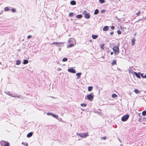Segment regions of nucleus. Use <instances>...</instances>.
I'll return each mask as SVG.
<instances>
[{
  "mask_svg": "<svg viewBox=\"0 0 146 146\" xmlns=\"http://www.w3.org/2000/svg\"><path fill=\"white\" fill-rule=\"evenodd\" d=\"M68 43L70 44L67 46V48L71 47L73 46L76 44V42L73 38L69 39L68 41Z\"/></svg>",
  "mask_w": 146,
  "mask_h": 146,
  "instance_id": "f257e3e1",
  "label": "nucleus"
},
{
  "mask_svg": "<svg viewBox=\"0 0 146 146\" xmlns=\"http://www.w3.org/2000/svg\"><path fill=\"white\" fill-rule=\"evenodd\" d=\"M0 143L2 146H9V144L7 141L3 140L1 141Z\"/></svg>",
  "mask_w": 146,
  "mask_h": 146,
  "instance_id": "f03ea898",
  "label": "nucleus"
},
{
  "mask_svg": "<svg viewBox=\"0 0 146 146\" xmlns=\"http://www.w3.org/2000/svg\"><path fill=\"white\" fill-rule=\"evenodd\" d=\"M113 50L115 55H117L119 52V48L117 46H115L113 48Z\"/></svg>",
  "mask_w": 146,
  "mask_h": 146,
  "instance_id": "7ed1b4c3",
  "label": "nucleus"
},
{
  "mask_svg": "<svg viewBox=\"0 0 146 146\" xmlns=\"http://www.w3.org/2000/svg\"><path fill=\"white\" fill-rule=\"evenodd\" d=\"M79 135L81 138H85L88 136V133H80L79 134Z\"/></svg>",
  "mask_w": 146,
  "mask_h": 146,
  "instance_id": "20e7f679",
  "label": "nucleus"
},
{
  "mask_svg": "<svg viewBox=\"0 0 146 146\" xmlns=\"http://www.w3.org/2000/svg\"><path fill=\"white\" fill-rule=\"evenodd\" d=\"M129 117L128 115H125L122 117L121 120L123 121H125L128 119Z\"/></svg>",
  "mask_w": 146,
  "mask_h": 146,
  "instance_id": "39448f33",
  "label": "nucleus"
},
{
  "mask_svg": "<svg viewBox=\"0 0 146 146\" xmlns=\"http://www.w3.org/2000/svg\"><path fill=\"white\" fill-rule=\"evenodd\" d=\"M87 99L90 101H92L94 98V96L91 94L88 95L86 96Z\"/></svg>",
  "mask_w": 146,
  "mask_h": 146,
  "instance_id": "423d86ee",
  "label": "nucleus"
},
{
  "mask_svg": "<svg viewBox=\"0 0 146 146\" xmlns=\"http://www.w3.org/2000/svg\"><path fill=\"white\" fill-rule=\"evenodd\" d=\"M128 70L129 72V73L130 74H133L134 72L133 70L132 67H129L128 69Z\"/></svg>",
  "mask_w": 146,
  "mask_h": 146,
  "instance_id": "0eeeda50",
  "label": "nucleus"
},
{
  "mask_svg": "<svg viewBox=\"0 0 146 146\" xmlns=\"http://www.w3.org/2000/svg\"><path fill=\"white\" fill-rule=\"evenodd\" d=\"M68 71L72 73H75L76 72V70L73 68L68 69Z\"/></svg>",
  "mask_w": 146,
  "mask_h": 146,
  "instance_id": "6e6552de",
  "label": "nucleus"
},
{
  "mask_svg": "<svg viewBox=\"0 0 146 146\" xmlns=\"http://www.w3.org/2000/svg\"><path fill=\"white\" fill-rule=\"evenodd\" d=\"M90 15L89 13H86L85 15V18L86 19H89L90 18Z\"/></svg>",
  "mask_w": 146,
  "mask_h": 146,
  "instance_id": "1a4fd4ad",
  "label": "nucleus"
},
{
  "mask_svg": "<svg viewBox=\"0 0 146 146\" xmlns=\"http://www.w3.org/2000/svg\"><path fill=\"white\" fill-rule=\"evenodd\" d=\"M109 29V27L107 26H106L103 28V30L104 31H106L108 30Z\"/></svg>",
  "mask_w": 146,
  "mask_h": 146,
  "instance_id": "9d476101",
  "label": "nucleus"
},
{
  "mask_svg": "<svg viewBox=\"0 0 146 146\" xmlns=\"http://www.w3.org/2000/svg\"><path fill=\"white\" fill-rule=\"evenodd\" d=\"M33 133L32 132H30L27 135V137H31L33 135Z\"/></svg>",
  "mask_w": 146,
  "mask_h": 146,
  "instance_id": "9b49d317",
  "label": "nucleus"
},
{
  "mask_svg": "<svg viewBox=\"0 0 146 146\" xmlns=\"http://www.w3.org/2000/svg\"><path fill=\"white\" fill-rule=\"evenodd\" d=\"M81 73L80 72L76 74V75L78 76V77H77V79H79L80 78V76L81 75Z\"/></svg>",
  "mask_w": 146,
  "mask_h": 146,
  "instance_id": "f8f14e48",
  "label": "nucleus"
},
{
  "mask_svg": "<svg viewBox=\"0 0 146 146\" xmlns=\"http://www.w3.org/2000/svg\"><path fill=\"white\" fill-rule=\"evenodd\" d=\"M135 41V39L134 38H132L131 40V43L132 45H133L134 44V42Z\"/></svg>",
  "mask_w": 146,
  "mask_h": 146,
  "instance_id": "ddd939ff",
  "label": "nucleus"
},
{
  "mask_svg": "<svg viewBox=\"0 0 146 146\" xmlns=\"http://www.w3.org/2000/svg\"><path fill=\"white\" fill-rule=\"evenodd\" d=\"M70 4L72 5H75L76 4V2L74 1H72L70 2Z\"/></svg>",
  "mask_w": 146,
  "mask_h": 146,
  "instance_id": "4468645a",
  "label": "nucleus"
},
{
  "mask_svg": "<svg viewBox=\"0 0 146 146\" xmlns=\"http://www.w3.org/2000/svg\"><path fill=\"white\" fill-rule=\"evenodd\" d=\"M60 44V43L58 42H53L52 43V44L53 45H57L59 44Z\"/></svg>",
  "mask_w": 146,
  "mask_h": 146,
  "instance_id": "2eb2a0df",
  "label": "nucleus"
},
{
  "mask_svg": "<svg viewBox=\"0 0 146 146\" xmlns=\"http://www.w3.org/2000/svg\"><path fill=\"white\" fill-rule=\"evenodd\" d=\"M98 37V35H92V38L94 39H95L97 38Z\"/></svg>",
  "mask_w": 146,
  "mask_h": 146,
  "instance_id": "dca6fc26",
  "label": "nucleus"
},
{
  "mask_svg": "<svg viewBox=\"0 0 146 146\" xmlns=\"http://www.w3.org/2000/svg\"><path fill=\"white\" fill-rule=\"evenodd\" d=\"M93 88V87L92 86H89L88 88V91H91Z\"/></svg>",
  "mask_w": 146,
  "mask_h": 146,
  "instance_id": "f3484780",
  "label": "nucleus"
},
{
  "mask_svg": "<svg viewBox=\"0 0 146 146\" xmlns=\"http://www.w3.org/2000/svg\"><path fill=\"white\" fill-rule=\"evenodd\" d=\"M21 61L20 60H17L16 64L17 65H19L20 64Z\"/></svg>",
  "mask_w": 146,
  "mask_h": 146,
  "instance_id": "a211bd4d",
  "label": "nucleus"
},
{
  "mask_svg": "<svg viewBox=\"0 0 146 146\" xmlns=\"http://www.w3.org/2000/svg\"><path fill=\"white\" fill-rule=\"evenodd\" d=\"M134 73L135 74V75L137 78H140V77L139 75L136 72H134Z\"/></svg>",
  "mask_w": 146,
  "mask_h": 146,
  "instance_id": "6ab92c4d",
  "label": "nucleus"
},
{
  "mask_svg": "<svg viewBox=\"0 0 146 146\" xmlns=\"http://www.w3.org/2000/svg\"><path fill=\"white\" fill-rule=\"evenodd\" d=\"M50 115H51L53 117H55L56 118H58V116L54 114H53L52 113H50Z\"/></svg>",
  "mask_w": 146,
  "mask_h": 146,
  "instance_id": "aec40b11",
  "label": "nucleus"
},
{
  "mask_svg": "<svg viewBox=\"0 0 146 146\" xmlns=\"http://www.w3.org/2000/svg\"><path fill=\"white\" fill-rule=\"evenodd\" d=\"M28 63V61L27 60H25L23 62V64H26Z\"/></svg>",
  "mask_w": 146,
  "mask_h": 146,
  "instance_id": "412c9836",
  "label": "nucleus"
},
{
  "mask_svg": "<svg viewBox=\"0 0 146 146\" xmlns=\"http://www.w3.org/2000/svg\"><path fill=\"white\" fill-rule=\"evenodd\" d=\"M116 64V61L115 60H113L112 62V65L113 66L115 64Z\"/></svg>",
  "mask_w": 146,
  "mask_h": 146,
  "instance_id": "4be33fe9",
  "label": "nucleus"
},
{
  "mask_svg": "<svg viewBox=\"0 0 146 146\" xmlns=\"http://www.w3.org/2000/svg\"><path fill=\"white\" fill-rule=\"evenodd\" d=\"M82 17V15H79L76 16V17L77 18H81Z\"/></svg>",
  "mask_w": 146,
  "mask_h": 146,
  "instance_id": "5701e85b",
  "label": "nucleus"
},
{
  "mask_svg": "<svg viewBox=\"0 0 146 146\" xmlns=\"http://www.w3.org/2000/svg\"><path fill=\"white\" fill-rule=\"evenodd\" d=\"M142 115L144 116L146 115V111H143L142 113Z\"/></svg>",
  "mask_w": 146,
  "mask_h": 146,
  "instance_id": "b1692460",
  "label": "nucleus"
},
{
  "mask_svg": "<svg viewBox=\"0 0 146 146\" xmlns=\"http://www.w3.org/2000/svg\"><path fill=\"white\" fill-rule=\"evenodd\" d=\"M98 9H96L95 11V12H94V14L95 15H97L98 13Z\"/></svg>",
  "mask_w": 146,
  "mask_h": 146,
  "instance_id": "393cba45",
  "label": "nucleus"
},
{
  "mask_svg": "<svg viewBox=\"0 0 146 146\" xmlns=\"http://www.w3.org/2000/svg\"><path fill=\"white\" fill-rule=\"evenodd\" d=\"M134 92L137 94H138L139 93V92L137 89H135L134 90Z\"/></svg>",
  "mask_w": 146,
  "mask_h": 146,
  "instance_id": "a878e982",
  "label": "nucleus"
},
{
  "mask_svg": "<svg viewBox=\"0 0 146 146\" xmlns=\"http://www.w3.org/2000/svg\"><path fill=\"white\" fill-rule=\"evenodd\" d=\"M112 97L113 98L117 97V95L115 94H113L112 95Z\"/></svg>",
  "mask_w": 146,
  "mask_h": 146,
  "instance_id": "bb28decb",
  "label": "nucleus"
},
{
  "mask_svg": "<svg viewBox=\"0 0 146 146\" xmlns=\"http://www.w3.org/2000/svg\"><path fill=\"white\" fill-rule=\"evenodd\" d=\"M80 105L82 106H84L86 107L87 106V104L86 103L81 104Z\"/></svg>",
  "mask_w": 146,
  "mask_h": 146,
  "instance_id": "cd10ccee",
  "label": "nucleus"
},
{
  "mask_svg": "<svg viewBox=\"0 0 146 146\" xmlns=\"http://www.w3.org/2000/svg\"><path fill=\"white\" fill-rule=\"evenodd\" d=\"M9 9L8 7H5V8L4 10L5 11H9Z\"/></svg>",
  "mask_w": 146,
  "mask_h": 146,
  "instance_id": "c85d7f7f",
  "label": "nucleus"
},
{
  "mask_svg": "<svg viewBox=\"0 0 146 146\" xmlns=\"http://www.w3.org/2000/svg\"><path fill=\"white\" fill-rule=\"evenodd\" d=\"M87 11L85 10L84 11H83L82 12L83 14L84 15H85L86 13H87Z\"/></svg>",
  "mask_w": 146,
  "mask_h": 146,
  "instance_id": "c756f323",
  "label": "nucleus"
},
{
  "mask_svg": "<svg viewBox=\"0 0 146 146\" xmlns=\"http://www.w3.org/2000/svg\"><path fill=\"white\" fill-rule=\"evenodd\" d=\"M99 2L100 3H103L105 2L104 0H99Z\"/></svg>",
  "mask_w": 146,
  "mask_h": 146,
  "instance_id": "7c9ffc66",
  "label": "nucleus"
},
{
  "mask_svg": "<svg viewBox=\"0 0 146 146\" xmlns=\"http://www.w3.org/2000/svg\"><path fill=\"white\" fill-rule=\"evenodd\" d=\"M73 13H70L69 14V16L70 17H72L73 16Z\"/></svg>",
  "mask_w": 146,
  "mask_h": 146,
  "instance_id": "2f4dec72",
  "label": "nucleus"
},
{
  "mask_svg": "<svg viewBox=\"0 0 146 146\" xmlns=\"http://www.w3.org/2000/svg\"><path fill=\"white\" fill-rule=\"evenodd\" d=\"M140 12H138L137 13H136V15H137V16H139L140 15Z\"/></svg>",
  "mask_w": 146,
  "mask_h": 146,
  "instance_id": "473e14b6",
  "label": "nucleus"
},
{
  "mask_svg": "<svg viewBox=\"0 0 146 146\" xmlns=\"http://www.w3.org/2000/svg\"><path fill=\"white\" fill-rule=\"evenodd\" d=\"M104 44H102V45H101V48L102 49H104Z\"/></svg>",
  "mask_w": 146,
  "mask_h": 146,
  "instance_id": "72a5a7b5",
  "label": "nucleus"
},
{
  "mask_svg": "<svg viewBox=\"0 0 146 146\" xmlns=\"http://www.w3.org/2000/svg\"><path fill=\"white\" fill-rule=\"evenodd\" d=\"M11 11L13 12H15L16 11V10L15 9H11Z\"/></svg>",
  "mask_w": 146,
  "mask_h": 146,
  "instance_id": "f704fd0d",
  "label": "nucleus"
},
{
  "mask_svg": "<svg viewBox=\"0 0 146 146\" xmlns=\"http://www.w3.org/2000/svg\"><path fill=\"white\" fill-rule=\"evenodd\" d=\"M117 33L118 34H120L121 32L120 30H118L117 31Z\"/></svg>",
  "mask_w": 146,
  "mask_h": 146,
  "instance_id": "c9c22d12",
  "label": "nucleus"
},
{
  "mask_svg": "<svg viewBox=\"0 0 146 146\" xmlns=\"http://www.w3.org/2000/svg\"><path fill=\"white\" fill-rule=\"evenodd\" d=\"M31 37V35H29L27 36V39H29Z\"/></svg>",
  "mask_w": 146,
  "mask_h": 146,
  "instance_id": "e433bc0d",
  "label": "nucleus"
},
{
  "mask_svg": "<svg viewBox=\"0 0 146 146\" xmlns=\"http://www.w3.org/2000/svg\"><path fill=\"white\" fill-rule=\"evenodd\" d=\"M105 11V10H102L101 11V12L104 13Z\"/></svg>",
  "mask_w": 146,
  "mask_h": 146,
  "instance_id": "4c0bfd02",
  "label": "nucleus"
},
{
  "mask_svg": "<svg viewBox=\"0 0 146 146\" xmlns=\"http://www.w3.org/2000/svg\"><path fill=\"white\" fill-rule=\"evenodd\" d=\"M111 29H114V27L113 26H112L111 27Z\"/></svg>",
  "mask_w": 146,
  "mask_h": 146,
  "instance_id": "58836bf2",
  "label": "nucleus"
},
{
  "mask_svg": "<svg viewBox=\"0 0 146 146\" xmlns=\"http://www.w3.org/2000/svg\"><path fill=\"white\" fill-rule=\"evenodd\" d=\"M141 76L143 78H144V76L143 75V74H141Z\"/></svg>",
  "mask_w": 146,
  "mask_h": 146,
  "instance_id": "ea45409f",
  "label": "nucleus"
},
{
  "mask_svg": "<svg viewBox=\"0 0 146 146\" xmlns=\"http://www.w3.org/2000/svg\"><path fill=\"white\" fill-rule=\"evenodd\" d=\"M67 60V59L66 58H64V62Z\"/></svg>",
  "mask_w": 146,
  "mask_h": 146,
  "instance_id": "a19ab883",
  "label": "nucleus"
},
{
  "mask_svg": "<svg viewBox=\"0 0 146 146\" xmlns=\"http://www.w3.org/2000/svg\"><path fill=\"white\" fill-rule=\"evenodd\" d=\"M106 137H103V138L102 137V138L104 140L106 139Z\"/></svg>",
  "mask_w": 146,
  "mask_h": 146,
  "instance_id": "79ce46f5",
  "label": "nucleus"
},
{
  "mask_svg": "<svg viewBox=\"0 0 146 146\" xmlns=\"http://www.w3.org/2000/svg\"><path fill=\"white\" fill-rule=\"evenodd\" d=\"M113 34V32H112L110 33V34L111 35H112Z\"/></svg>",
  "mask_w": 146,
  "mask_h": 146,
  "instance_id": "37998d69",
  "label": "nucleus"
},
{
  "mask_svg": "<svg viewBox=\"0 0 146 146\" xmlns=\"http://www.w3.org/2000/svg\"><path fill=\"white\" fill-rule=\"evenodd\" d=\"M50 113H47V114L48 115H50Z\"/></svg>",
  "mask_w": 146,
  "mask_h": 146,
  "instance_id": "c03bdc74",
  "label": "nucleus"
},
{
  "mask_svg": "<svg viewBox=\"0 0 146 146\" xmlns=\"http://www.w3.org/2000/svg\"><path fill=\"white\" fill-rule=\"evenodd\" d=\"M113 54V52H111V55H112Z\"/></svg>",
  "mask_w": 146,
  "mask_h": 146,
  "instance_id": "a18cd8bd",
  "label": "nucleus"
},
{
  "mask_svg": "<svg viewBox=\"0 0 146 146\" xmlns=\"http://www.w3.org/2000/svg\"><path fill=\"white\" fill-rule=\"evenodd\" d=\"M144 78H146V75L144 76Z\"/></svg>",
  "mask_w": 146,
  "mask_h": 146,
  "instance_id": "49530a36",
  "label": "nucleus"
},
{
  "mask_svg": "<svg viewBox=\"0 0 146 146\" xmlns=\"http://www.w3.org/2000/svg\"><path fill=\"white\" fill-rule=\"evenodd\" d=\"M62 61H64V58H63L62 59Z\"/></svg>",
  "mask_w": 146,
  "mask_h": 146,
  "instance_id": "de8ad7c7",
  "label": "nucleus"
},
{
  "mask_svg": "<svg viewBox=\"0 0 146 146\" xmlns=\"http://www.w3.org/2000/svg\"><path fill=\"white\" fill-rule=\"evenodd\" d=\"M140 120H141V119L140 118H139V120H139V121H140Z\"/></svg>",
  "mask_w": 146,
  "mask_h": 146,
  "instance_id": "09e8293b",
  "label": "nucleus"
},
{
  "mask_svg": "<svg viewBox=\"0 0 146 146\" xmlns=\"http://www.w3.org/2000/svg\"><path fill=\"white\" fill-rule=\"evenodd\" d=\"M136 35V34H134V35Z\"/></svg>",
  "mask_w": 146,
  "mask_h": 146,
  "instance_id": "8fccbe9b",
  "label": "nucleus"
},
{
  "mask_svg": "<svg viewBox=\"0 0 146 146\" xmlns=\"http://www.w3.org/2000/svg\"><path fill=\"white\" fill-rule=\"evenodd\" d=\"M138 73H139V74H140V73L139 72Z\"/></svg>",
  "mask_w": 146,
  "mask_h": 146,
  "instance_id": "3c124183",
  "label": "nucleus"
},
{
  "mask_svg": "<svg viewBox=\"0 0 146 146\" xmlns=\"http://www.w3.org/2000/svg\"><path fill=\"white\" fill-rule=\"evenodd\" d=\"M91 41H92L91 40H90V42H91Z\"/></svg>",
  "mask_w": 146,
  "mask_h": 146,
  "instance_id": "603ef678",
  "label": "nucleus"
}]
</instances>
